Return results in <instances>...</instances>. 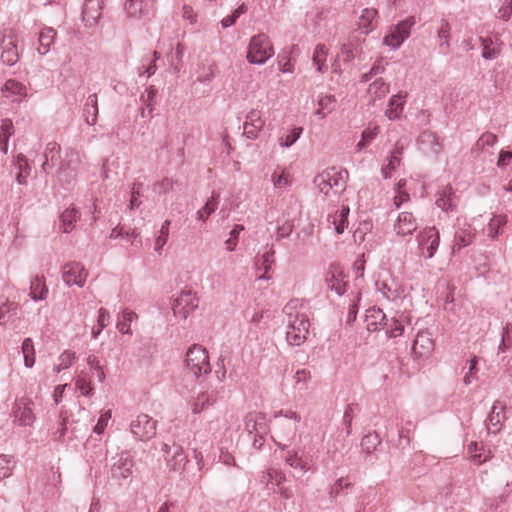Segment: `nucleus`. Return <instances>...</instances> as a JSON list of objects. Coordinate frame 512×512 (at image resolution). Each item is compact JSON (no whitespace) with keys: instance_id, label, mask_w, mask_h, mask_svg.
Returning a JSON list of instances; mask_svg holds the SVG:
<instances>
[{"instance_id":"680f3d73","label":"nucleus","mask_w":512,"mask_h":512,"mask_svg":"<svg viewBox=\"0 0 512 512\" xmlns=\"http://www.w3.org/2000/svg\"><path fill=\"white\" fill-rule=\"evenodd\" d=\"M170 223H171L170 220H165L161 226L160 233L157 236L156 241H155V250L157 252H160V250L167 243L168 236H169Z\"/></svg>"},{"instance_id":"338daca9","label":"nucleus","mask_w":512,"mask_h":512,"mask_svg":"<svg viewBox=\"0 0 512 512\" xmlns=\"http://www.w3.org/2000/svg\"><path fill=\"white\" fill-rule=\"evenodd\" d=\"M385 328H387V334L389 335V337L400 336L402 335L404 330L403 324L401 323L400 320L396 318H392L390 321L388 320V326H386Z\"/></svg>"},{"instance_id":"a18cd8bd","label":"nucleus","mask_w":512,"mask_h":512,"mask_svg":"<svg viewBox=\"0 0 512 512\" xmlns=\"http://www.w3.org/2000/svg\"><path fill=\"white\" fill-rule=\"evenodd\" d=\"M2 92L5 94L6 97H8L9 95L25 97L26 96V86L19 81H16L14 79H9L5 82V84L2 88Z\"/></svg>"},{"instance_id":"5701e85b","label":"nucleus","mask_w":512,"mask_h":512,"mask_svg":"<svg viewBox=\"0 0 512 512\" xmlns=\"http://www.w3.org/2000/svg\"><path fill=\"white\" fill-rule=\"evenodd\" d=\"M418 142L424 153L438 154L441 151V145L437 136L430 131L422 132L419 136Z\"/></svg>"},{"instance_id":"6e6d98bb","label":"nucleus","mask_w":512,"mask_h":512,"mask_svg":"<svg viewBox=\"0 0 512 512\" xmlns=\"http://www.w3.org/2000/svg\"><path fill=\"white\" fill-rule=\"evenodd\" d=\"M14 462L12 456L0 454V481L12 475Z\"/></svg>"},{"instance_id":"4468645a","label":"nucleus","mask_w":512,"mask_h":512,"mask_svg":"<svg viewBox=\"0 0 512 512\" xmlns=\"http://www.w3.org/2000/svg\"><path fill=\"white\" fill-rule=\"evenodd\" d=\"M245 429L254 436L266 435L269 431L266 416L261 412L249 413L245 418Z\"/></svg>"},{"instance_id":"9b49d317","label":"nucleus","mask_w":512,"mask_h":512,"mask_svg":"<svg viewBox=\"0 0 512 512\" xmlns=\"http://www.w3.org/2000/svg\"><path fill=\"white\" fill-rule=\"evenodd\" d=\"M114 460L110 469L113 479H127L132 475L134 463L128 452H121Z\"/></svg>"},{"instance_id":"f704fd0d","label":"nucleus","mask_w":512,"mask_h":512,"mask_svg":"<svg viewBox=\"0 0 512 512\" xmlns=\"http://www.w3.org/2000/svg\"><path fill=\"white\" fill-rule=\"evenodd\" d=\"M324 173H329V176H331L332 189H334L336 193L343 192L345 190L349 176L346 169L337 171L332 168L330 170H325Z\"/></svg>"},{"instance_id":"aec40b11","label":"nucleus","mask_w":512,"mask_h":512,"mask_svg":"<svg viewBox=\"0 0 512 512\" xmlns=\"http://www.w3.org/2000/svg\"><path fill=\"white\" fill-rule=\"evenodd\" d=\"M437 207L445 212H453L456 208V196L451 186H445L436 194Z\"/></svg>"},{"instance_id":"bb28decb","label":"nucleus","mask_w":512,"mask_h":512,"mask_svg":"<svg viewBox=\"0 0 512 512\" xmlns=\"http://www.w3.org/2000/svg\"><path fill=\"white\" fill-rule=\"evenodd\" d=\"M57 32L52 27H45L41 30L39 34V47L37 48L39 54L46 55L51 46L54 44Z\"/></svg>"},{"instance_id":"6e6552de","label":"nucleus","mask_w":512,"mask_h":512,"mask_svg":"<svg viewBox=\"0 0 512 512\" xmlns=\"http://www.w3.org/2000/svg\"><path fill=\"white\" fill-rule=\"evenodd\" d=\"M131 432L140 440H148L156 434V421L147 414H140L131 422Z\"/></svg>"},{"instance_id":"ddd939ff","label":"nucleus","mask_w":512,"mask_h":512,"mask_svg":"<svg viewBox=\"0 0 512 512\" xmlns=\"http://www.w3.org/2000/svg\"><path fill=\"white\" fill-rule=\"evenodd\" d=\"M104 0H85L82 9V19L85 26H95L102 15Z\"/></svg>"},{"instance_id":"f3484780","label":"nucleus","mask_w":512,"mask_h":512,"mask_svg":"<svg viewBox=\"0 0 512 512\" xmlns=\"http://www.w3.org/2000/svg\"><path fill=\"white\" fill-rule=\"evenodd\" d=\"M366 328L368 331H377L388 326V319L380 308H369L365 314Z\"/></svg>"},{"instance_id":"6ab92c4d","label":"nucleus","mask_w":512,"mask_h":512,"mask_svg":"<svg viewBox=\"0 0 512 512\" xmlns=\"http://www.w3.org/2000/svg\"><path fill=\"white\" fill-rule=\"evenodd\" d=\"M434 347L431 334L426 331H421L416 335L412 350L415 355L419 357L427 356L431 353Z\"/></svg>"},{"instance_id":"58836bf2","label":"nucleus","mask_w":512,"mask_h":512,"mask_svg":"<svg viewBox=\"0 0 512 512\" xmlns=\"http://www.w3.org/2000/svg\"><path fill=\"white\" fill-rule=\"evenodd\" d=\"M285 462L294 469H299L303 473L311 470V464L308 460H304L302 457L299 456L298 451L291 450L288 451Z\"/></svg>"},{"instance_id":"393cba45","label":"nucleus","mask_w":512,"mask_h":512,"mask_svg":"<svg viewBox=\"0 0 512 512\" xmlns=\"http://www.w3.org/2000/svg\"><path fill=\"white\" fill-rule=\"evenodd\" d=\"M45 161L42 164V170L48 174L60 159V146L56 142L47 144L44 152Z\"/></svg>"},{"instance_id":"3c124183","label":"nucleus","mask_w":512,"mask_h":512,"mask_svg":"<svg viewBox=\"0 0 512 512\" xmlns=\"http://www.w3.org/2000/svg\"><path fill=\"white\" fill-rule=\"evenodd\" d=\"M360 411L359 405L356 403H351L346 406L344 415H343V424L345 426L346 434H351V426L352 420L357 412Z\"/></svg>"},{"instance_id":"72a5a7b5","label":"nucleus","mask_w":512,"mask_h":512,"mask_svg":"<svg viewBox=\"0 0 512 512\" xmlns=\"http://www.w3.org/2000/svg\"><path fill=\"white\" fill-rule=\"evenodd\" d=\"M377 16V10L373 8H365L359 17L358 27L363 30L365 34L373 31L376 27L374 19Z\"/></svg>"},{"instance_id":"a211bd4d","label":"nucleus","mask_w":512,"mask_h":512,"mask_svg":"<svg viewBox=\"0 0 512 512\" xmlns=\"http://www.w3.org/2000/svg\"><path fill=\"white\" fill-rule=\"evenodd\" d=\"M407 96H408L407 92L401 91V92L393 95L389 99L388 106L385 111V116L389 120L400 119V117L403 113V110H404V105H405Z\"/></svg>"},{"instance_id":"ea45409f","label":"nucleus","mask_w":512,"mask_h":512,"mask_svg":"<svg viewBox=\"0 0 512 512\" xmlns=\"http://www.w3.org/2000/svg\"><path fill=\"white\" fill-rule=\"evenodd\" d=\"M482 46V57L486 60H494L496 59L500 53L501 49L499 46L494 45V41L488 37H480L479 38Z\"/></svg>"},{"instance_id":"b1692460","label":"nucleus","mask_w":512,"mask_h":512,"mask_svg":"<svg viewBox=\"0 0 512 512\" xmlns=\"http://www.w3.org/2000/svg\"><path fill=\"white\" fill-rule=\"evenodd\" d=\"M219 392L215 390L206 391L198 395L193 403V413H200L218 401Z\"/></svg>"},{"instance_id":"f03ea898","label":"nucleus","mask_w":512,"mask_h":512,"mask_svg":"<svg viewBox=\"0 0 512 512\" xmlns=\"http://www.w3.org/2000/svg\"><path fill=\"white\" fill-rule=\"evenodd\" d=\"M93 422L94 417L90 412L80 407L71 419L66 416L62 417V422L56 432L58 439L64 441L66 438L68 440L82 438L87 434Z\"/></svg>"},{"instance_id":"0eeeda50","label":"nucleus","mask_w":512,"mask_h":512,"mask_svg":"<svg viewBox=\"0 0 512 512\" xmlns=\"http://www.w3.org/2000/svg\"><path fill=\"white\" fill-rule=\"evenodd\" d=\"M87 276L88 272L79 262L71 261L62 267V279L68 286L77 285L78 287H83Z\"/></svg>"},{"instance_id":"9d476101","label":"nucleus","mask_w":512,"mask_h":512,"mask_svg":"<svg viewBox=\"0 0 512 512\" xmlns=\"http://www.w3.org/2000/svg\"><path fill=\"white\" fill-rule=\"evenodd\" d=\"M417 241L423 254H425L426 250V257L432 258L439 246V232L435 227H427L419 233Z\"/></svg>"},{"instance_id":"423d86ee","label":"nucleus","mask_w":512,"mask_h":512,"mask_svg":"<svg viewBox=\"0 0 512 512\" xmlns=\"http://www.w3.org/2000/svg\"><path fill=\"white\" fill-rule=\"evenodd\" d=\"M185 366L197 377L209 373L211 366L206 349L199 344L189 347L186 352Z\"/></svg>"},{"instance_id":"412c9836","label":"nucleus","mask_w":512,"mask_h":512,"mask_svg":"<svg viewBox=\"0 0 512 512\" xmlns=\"http://www.w3.org/2000/svg\"><path fill=\"white\" fill-rule=\"evenodd\" d=\"M2 54L1 59L3 63L12 66L14 65L18 59V51L16 42L13 36H4L1 42Z\"/></svg>"},{"instance_id":"09e8293b","label":"nucleus","mask_w":512,"mask_h":512,"mask_svg":"<svg viewBox=\"0 0 512 512\" xmlns=\"http://www.w3.org/2000/svg\"><path fill=\"white\" fill-rule=\"evenodd\" d=\"M22 353L24 357V364L27 368H31L35 363V350L34 344L31 338L24 339L22 343Z\"/></svg>"},{"instance_id":"c756f323","label":"nucleus","mask_w":512,"mask_h":512,"mask_svg":"<svg viewBox=\"0 0 512 512\" xmlns=\"http://www.w3.org/2000/svg\"><path fill=\"white\" fill-rule=\"evenodd\" d=\"M83 116L88 125H94L98 117V99L96 94H91L87 97L83 109Z\"/></svg>"},{"instance_id":"2eb2a0df","label":"nucleus","mask_w":512,"mask_h":512,"mask_svg":"<svg viewBox=\"0 0 512 512\" xmlns=\"http://www.w3.org/2000/svg\"><path fill=\"white\" fill-rule=\"evenodd\" d=\"M505 419V406L500 401H496L492 406L488 422L486 423L488 433L497 434L500 432Z\"/></svg>"},{"instance_id":"c85d7f7f","label":"nucleus","mask_w":512,"mask_h":512,"mask_svg":"<svg viewBox=\"0 0 512 512\" xmlns=\"http://www.w3.org/2000/svg\"><path fill=\"white\" fill-rule=\"evenodd\" d=\"M20 306L16 302L6 301L0 306V325L14 322L18 319Z\"/></svg>"},{"instance_id":"cd10ccee","label":"nucleus","mask_w":512,"mask_h":512,"mask_svg":"<svg viewBox=\"0 0 512 512\" xmlns=\"http://www.w3.org/2000/svg\"><path fill=\"white\" fill-rule=\"evenodd\" d=\"M349 212L348 206H342L340 210L328 216V221L334 225L337 234H342L347 228Z\"/></svg>"},{"instance_id":"49530a36","label":"nucleus","mask_w":512,"mask_h":512,"mask_svg":"<svg viewBox=\"0 0 512 512\" xmlns=\"http://www.w3.org/2000/svg\"><path fill=\"white\" fill-rule=\"evenodd\" d=\"M328 55V51L324 44H318L315 47L314 53H313V63L317 66V71L320 73H324L326 71V58Z\"/></svg>"},{"instance_id":"f257e3e1","label":"nucleus","mask_w":512,"mask_h":512,"mask_svg":"<svg viewBox=\"0 0 512 512\" xmlns=\"http://www.w3.org/2000/svg\"><path fill=\"white\" fill-rule=\"evenodd\" d=\"M298 304L299 300L294 299L283 308L287 316L286 340L291 346L302 345L309 333L310 321L305 313L297 311Z\"/></svg>"},{"instance_id":"8fccbe9b","label":"nucleus","mask_w":512,"mask_h":512,"mask_svg":"<svg viewBox=\"0 0 512 512\" xmlns=\"http://www.w3.org/2000/svg\"><path fill=\"white\" fill-rule=\"evenodd\" d=\"M327 283L330 289L335 291L339 296L346 292L347 283L343 280L341 273H332L331 277L327 278Z\"/></svg>"},{"instance_id":"4c0bfd02","label":"nucleus","mask_w":512,"mask_h":512,"mask_svg":"<svg viewBox=\"0 0 512 512\" xmlns=\"http://www.w3.org/2000/svg\"><path fill=\"white\" fill-rule=\"evenodd\" d=\"M390 85L386 83L382 78L376 79L369 85L368 94L372 101L382 99L389 93Z\"/></svg>"},{"instance_id":"473e14b6","label":"nucleus","mask_w":512,"mask_h":512,"mask_svg":"<svg viewBox=\"0 0 512 512\" xmlns=\"http://www.w3.org/2000/svg\"><path fill=\"white\" fill-rule=\"evenodd\" d=\"M404 147L399 142L395 144L393 151L391 152L389 162L387 166L382 168V174L385 178L391 177V172L394 171L397 167L400 166L401 163V155L403 153Z\"/></svg>"},{"instance_id":"7c9ffc66","label":"nucleus","mask_w":512,"mask_h":512,"mask_svg":"<svg viewBox=\"0 0 512 512\" xmlns=\"http://www.w3.org/2000/svg\"><path fill=\"white\" fill-rule=\"evenodd\" d=\"M173 453L167 457V464L174 471L182 470L187 462V456L180 445L173 444Z\"/></svg>"},{"instance_id":"7ed1b4c3","label":"nucleus","mask_w":512,"mask_h":512,"mask_svg":"<svg viewBox=\"0 0 512 512\" xmlns=\"http://www.w3.org/2000/svg\"><path fill=\"white\" fill-rule=\"evenodd\" d=\"M276 437L282 441L291 442L297 432V425L301 421V416L295 411H278L274 414Z\"/></svg>"},{"instance_id":"13d9d810","label":"nucleus","mask_w":512,"mask_h":512,"mask_svg":"<svg viewBox=\"0 0 512 512\" xmlns=\"http://www.w3.org/2000/svg\"><path fill=\"white\" fill-rule=\"evenodd\" d=\"M484 450L483 445H479L477 442H472L468 445V453L470 454L471 460L475 464H482L486 462L489 458L488 455H483L481 452L478 453V451Z\"/></svg>"},{"instance_id":"de8ad7c7","label":"nucleus","mask_w":512,"mask_h":512,"mask_svg":"<svg viewBox=\"0 0 512 512\" xmlns=\"http://www.w3.org/2000/svg\"><path fill=\"white\" fill-rule=\"evenodd\" d=\"M219 195L212 193L211 198L206 202L204 207L197 211V219L206 221V219L217 209Z\"/></svg>"},{"instance_id":"a19ab883","label":"nucleus","mask_w":512,"mask_h":512,"mask_svg":"<svg viewBox=\"0 0 512 512\" xmlns=\"http://www.w3.org/2000/svg\"><path fill=\"white\" fill-rule=\"evenodd\" d=\"M275 250L273 246H270L262 255L258 266L259 269H263L264 273L259 276L260 280H268L270 277L267 275L272 265L274 264Z\"/></svg>"},{"instance_id":"bf43d9fd","label":"nucleus","mask_w":512,"mask_h":512,"mask_svg":"<svg viewBox=\"0 0 512 512\" xmlns=\"http://www.w3.org/2000/svg\"><path fill=\"white\" fill-rule=\"evenodd\" d=\"M380 443V438L376 433H369L362 438L361 446L364 451L371 453Z\"/></svg>"},{"instance_id":"4be33fe9","label":"nucleus","mask_w":512,"mask_h":512,"mask_svg":"<svg viewBox=\"0 0 512 512\" xmlns=\"http://www.w3.org/2000/svg\"><path fill=\"white\" fill-rule=\"evenodd\" d=\"M394 229L398 235H411L417 229V222L413 215L409 212L399 214Z\"/></svg>"},{"instance_id":"20e7f679","label":"nucleus","mask_w":512,"mask_h":512,"mask_svg":"<svg viewBox=\"0 0 512 512\" xmlns=\"http://www.w3.org/2000/svg\"><path fill=\"white\" fill-rule=\"evenodd\" d=\"M274 55L273 45L264 33L253 36L247 52V60L251 64L261 65Z\"/></svg>"},{"instance_id":"774afa93","label":"nucleus","mask_w":512,"mask_h":512,"mask_svg":"<svg viewBox=\"0 0 512 512\" xmlns=\"http://www.w3.org/2000/svg\"><path fill=\"white\" fill-rule=\"evenodd\" d=\"M302 131L301 127L294 128L289 134L280 139V145L283 147L292 146L299 139Z\"/></svg>"},{"instance_id":"0e129e2a","label":"nucleus","mask_w":512,"mask_h":512,"mask_svg":"<svg viewBox=\"0 0 512 512\" xmlns=\"http://www.w3.org/2000/svg\"><path fill=\"white\" fill-rule=\"evenodd\" d=\"M416 24L414 16H409L405 20L400 21L395 28L399 31L403 39H407L410 36L411 28Z\"/></svg>"},{"instance_id":"e433bc0d","label":"nucleus","mask_w":512,"mask_h":512,"mask_svg":"<svg viewBox=\"0 0 512 512\" xmlns=\"http://www.w3.org/2000/svg\"><path fill=\"white\" fill-rule=\"evenodd\" d=\"M380 127L378 125H369L361 134V140L356 144V151L360 152L368 147L379 135Z\"/></svg>"},{"instance_id":"f8f14e48","label":"nucleus","mask_w":512,"mask_h":512,"mask_svg":"<svg viewBox=\"0 0 512 512\" xmlns=\"http://www.w3.org/2000/svg\"><path fill=\"white\" fill-rule=\"evenodd\" d=\"M475 229L471 224L458 220V227L454 235V243L452 246L453 252L460 251L462 248L469 246L475 239Z\"/></svg>"},{"instance_id":"4d7b16f0","label":"nucleus","mask_w":512,"mask_h":512,"mask_svg":"<svg viewBox=\"0 0 512 512\" xmlns=\"http://www.w3.org/2000/svg\"><path fill=\"white\" fill-rule=\"evenodd\" d=\"M57 177L60 182L70 184L76 178V170L71 168L69 163H62Z\"/></svg>"},{"instance_id":"e2e57ef3","label":"nucleus","mask_w":512,"mask_h":512,"mask_svg":"<svg viewBox=\"0 0 512 512\" xmlns=\"http://www.w3.org/2000/svg\"><path fill=\"white\" fill-rule=\"evenodd\" d=\"M125 12L129 17H140L142 15V0H126Z\"/></svg>"},{"instance_id":"79ce46f5","label":"nucleus","mask_w":512,"mask_h":512,"mask_svg":"<svg viewBox=\"0 0 512 512\" xmlns=\"http://www.w3.org/2000/svg\"><path fill=\"white\" fill-rule=\"evenodd\" d=\"M14 133L13 123L10 119L2 120L0 131V150L6 154L8 151V141L10 136Z\"/></svg>"},{"instance_id":"052dcab7","label":"nucleus","mask_w":512,"mask_h":512,"mask_svg":"<svg viewBox=\"0 0 512 512\" xmlns=\"http://www.w3.org/2000/svg\"><path fill=\"white\" fill-rule=\"evenodd\" d=\"M123 320L117 322V329L123 334L130 333V322L136 318V314L130 310H124L122 313Z\"/></svg>"},{"instance_id":"5fc2aeb1","label":"nucleus","mask_w":512,"mask_h":512,"mask_svg":"<svg viewBox=\"0 0 512 512\" xmlns=\"http://www.w3.org/2000/svg\"><path fill=\"white\" fill-rule=\"evenodd\" d=\"M383 42L392 49H397L404 42V39L395 26H392L389 33L384 37Z\"/></svg>"},{"instance_id":"c9c22d12","label":"nucleus","mask_w":512,"mask_h":512,"mask_svg":"<svg viewBox=\"0 0 512 512\" xmlns=\"http://www.w3.org/2000/svg\"><path fill=\"white\" fill-rule=\"evenodd\" d=\"M79 217H80V214L75 208H68V209L64 210L62 212V214L60 215V222H61L60 229L64 233L71 232L74 229L75 223L77 222Z\"/></svg>"},{"instance_id":"39448f33","label":"nucleus","mask_w":512,"mask_h":512,"mask_svg":"<svg viewBox=\"0 0 512 512\" xmlns=\"http://www.w3.org/2000/svg\"><path fill=\"white\" fill-rule=\"evenodd\" d=\"M285 481V473L274 468L269 469L261 478V482L266 485L268 490L279 494L280 498L284 500L281 509L286 511L289 509V505L286 501L292 499L294 494L290 488L283 485Z\"/></svg>"},{"instance_id":"69168bd1","label":"nucleus","mask_w":512,"mask_h":512,"mask_svg":"<svg viewBox=\"0 0 512 512\" xmlns=\"http://www.w3.org/2000/svg\"><path fill=\"white\" fill-rule=\"evenodd\" d=\"M157 93V88L151 85L146 89V94H143L140 97V100L146 105L149 115H151L153 112V102Z\"/></svg>"},{"instance_id":"1a4fd4ad","label":"nucleus","mask_w":512,"mask_h":512,"mask_svg":"<svg viewBox=\"0 0 512 512\" xmlns=\"http://www.w3.org/2000/svg\"><path fill=\"white\" fill-rule=\"evenodd\" d=\"M32 401L22 398L17 400L12 407L13 422L19 426H32L35 415L32 410Z\"/></svg>"},{"instance_id":"dca6fc26","label":"nucleus","mask_w":512,"mask_h":512,"mask_svg":"<svg viewBox=\"0 0 512 512\" xmlns=\"http://www.w3.org/2000/svg\"><path fill=\"white\" fill-rule=\"evenodd\" d=\"M264 124L265 121L262 119L260 111H250L247 114L246 121L243 125L244 135H246L249 139H256Z\"/></svg>"},{"instance_id":"c03bdc74","label":"nucleus","mask_w":512,"mask_h":512,"mask_svg":"<svg viewBox=\"0 0 512 512\" xmlns=\"http://www.w3.org/2000/svg\"><path fill=\"white\" fill-rule=\"evenodd\" d=\"M16 165L19 169V172L16 175V181L18 182V184L24 185L27 182V177L29 176L31 170L25 155H17Z\"/></svg>"},{"instance_id":"864d4df0","label":"nucleus","mask_w":512,"mask_h":512,"mask_svg":"<svg viewBox=\"0 0 512 512\" xmlns=\"http://www.w3.org/2000/svg\"><path fill=\"white\" fill-rule=\"evenodd\" d=\"M497 142V136L490 132L483 133L477 140L473 151H484L487 147H492Z\"/></svg>"},{"instance_id":"37998d69","label":"nucleus","mask_w":512,"mask_h":512,"mask_svg":"<svg viewBox=\"0 0 512 512\" xmlns=\"http://www.w3.org/2000/svg\"><path fill=\"white\" fill-rule=\"evenodd\" d=\"M507 216L506 215H494L489 223H488V236L495 240L499 234H501V228L506 225Z\"/></svg>"},{"instance_id":"2f4dec72","label":"nucleus","mask_w":512,"mask_h":512,"mask_svg":"<svg viewBox=\"0 0 512 512\" xmlns=\"http://www.w3.org/2000/svg\"><path fill=\"white\" fill-rule=\"evenodd\" d=\"M111 239H117L119 237L125 238L127 241H131L132 245L140 247L142 245V240L139 236V233L136 230H126L124 226L117 225L110 233L109 236Z\"/></svg>"},{"instance_id":"a878e982","label":"nucleus","mask_w":512,"mask_h":512,"mask_svg":"<svg viewBox=\"0 0 512 512\" xmlns=\"http://www.w3.org/2000/svg\"><path fill=\"white\" fill-rule=\"evenodd\" d=\"M29 296L34 301L45 300L48 296V287L45 284L44 276L36 275L30 284Z\"/></svg>"},{"instance_id":"603ef678","label":"nucleus","mask_w":512,"mask_h":512,"mask_svg":"<svg viewBox=\"0 0 512 512\" xmlns=\"http://www.w3.org/2000/svg\"><path fill=\"white\" fill-rule=\"evenodd\" d=\"M314 184L319 192L324 195H328L329 191L332 190L331 176H329V173H324V171L314 178Z\"/></svg>"}]
</instances>
